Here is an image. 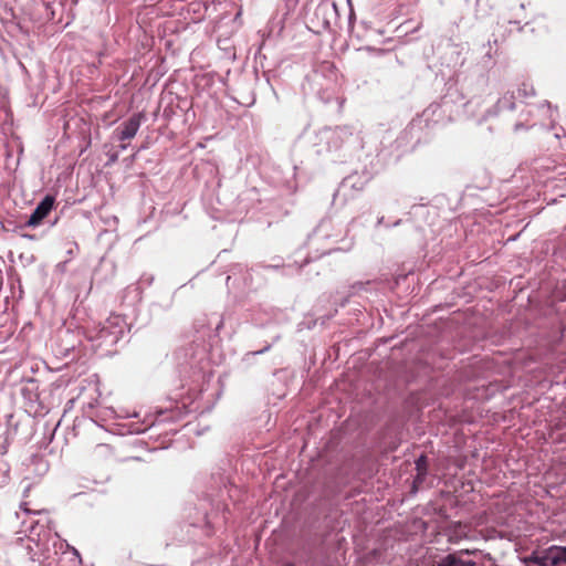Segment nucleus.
Segmentation results:
<instances>
[{
    "mask_svg": "<svg viewBox=\"0 0 566 566\" xmlns=\"http://www.w3.org/2000/svg\"><path fill=\"white\" fill-rule=\"evenodd\" d=\"M527 566H566V547L551 546L526 558Z\"/></svg>",
    "mask_w": 566,
    "mask_h": 566,
    "instance_id": "obj_1",
    "label": "nucleus"
},
{
    "mask_svg": "<svg viewBox=\"0 0 566 566\" xmlns=\"http://www.w3.org/2000/svg\"><path fill=\"white\" fill-rule=\"evenodd\" d=\"M144 115L142 113L134 114L114 129L112 138L118 142L134 138L140 127Z\"/></svg>",
    "mask_w": 566,
    "mask_h": 566,
    "instance_id": "obj_2",
    "label": "nucleus"
},
{
    "mask_svg": "<svg viewBox=\"0 0 566 566\" xmlns=\"http://www.w3.org/2000/svg\"><path fill=\"white\" fill-rule=\"evenodd\" d=\"M125 321L119 315L109 316L101 328V338L112 337L111 342L116 343L124 334Z\"/></svg>",
    "mask_w": 566,
    "mask_h": 566,
    "instance_id": "obj_3",
    "label": "nucleus"
},
{
    "mask_svg": "<svg viewBox=\"0 0 566 566\" xmlns=\"http://www.w3.org/2000/svg\"><path fill=\"white\" fill-rule=\"evenodd\" d=\"M54 205V198L52 196H46L44 199L36 206L34 211L31 213L27 221L28 227H36L40 222L50 213Z\"/></svg>",
    "mask_w": 566,
    "mask_h": 566,
    "instance_id": "obj_4",
    "label": "nucleus"
},
{
    "mask_svg": "<svg viewBox=\"0 0 566 566\" xmlns=\"http://www.w3.org/2000/svg\"><path fill=\"white\" fill-rule=\"evenodd\" d=\"M469 552H460L459 554H449L443 557L438 566H475V562L468 558Z\"/></svg>",
    "mask_w": 566,
    "mask_h": 566,
    "instance_id": "obj_5",
    "label": "nucleus"
},
{
    "mask_svg": "<svg viewBox=\"0 0 566 566\" xmlns=\"http://www.w3.org/2000/svg\"><path fill=\"white\" fill-rule=\"evenodd\" d=\"M63 548H65V551H63L59 563L67 562L70 564L69 566H80L81 557L78 552L74 547H71L66 542H60V549Z\"/></svg>",
    "mask_w": 566,
    "mask_h": 566,
    "instance_id": "obj_6",
    "label": "nucleus"
},
{
    "mask_svg": "<svg viewBox=\"0 0 566 566\" xmlns=\"http://www.w3.org/2000/svg\"><path fill=\"white\" fill-rule=\"evenodd\" d=\"M416 469L418 471V474H417V478H416V482L417 481H422L424 474H426V471H427V458L424 455H421L417 461H416Z\"/></svg>",
    "mask_w": 566,
    "mask_h": 566,
    "instance_id": "obj_7",
    "label": "nucleus"
},
{
    "mask_svg": "<svg viewBox=\"0 0 566 566\" xmlns=\"http://www.w3.org/2000/svg\"><path fill=\"white\" fill-rule=\"evenodd\" d=\"M8 450V438L0 436V454H4Z\"/></svg>",
    "mask_w": 566,
    "mask_h": 566,
    "instance_id": "obj_8",
    "label": "nucleus"
},
{
    "mask_svg": "<svg viewBox=\"0 0 566 566\" xmlns=\"http://www.w3.org/2000/svg\"><path fill=\"white\" fill-rule=\"evenodd\" d=\"M500 105L507 106L509 108H513L514 104L510 102V99L504 96L502 99L499 101Z\"/></svg>",
    "mask_w": 566,
    "mask_h": 566,
    "instance_id": "obj_9",
    "label": "nucleus"
},
{
    "mask_svg": "<svg viewBox=\"0 0 566 566\" xmlns=\"http://www.w3.org/2000/svg\"><path fill=\"white\" fill-rule=\"evenodd\" d=\"M119 148H120L122 150H125V149L127 148V145H126V144H124V142H122V144L119 145Z\"/></svg>",
    "mask_w": 566,
    "mask_h": 566,
    "instance_id": "obj_10",
    "label": "nucleus"
},
{
    "mask_svg": "<svg viewBox=\"0 0 566 566\" xmlns=\"http://www.w3.org/2000/svg\"><path fill=\"white\" fill-rule=\"evenodd\" d=\"M116 159H117V156H116V155H114V156H112V157H111V160H112V161H115Z\"/></svg>",
    "mask_w": 566,
    "mask_h": 566,
    "instance_id": "obj_11",
    "label": "nucleus"
},
{
    "mask_svg": "<svg viewBox=\"0 0 566 566\" xmlns=\"http://www.w3.org/2000/svg\"><path fill=\"white\" fill-rule=\"evenodd\" d=\"M284 566H294V565H293V564H286V565H284Z\"/></svg>",
    "mask_w": 566,
    "mask_h": 566,
    "instance_id": "obj_12",
    "label": "nucleus"
}]
</instances>
